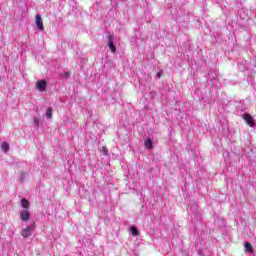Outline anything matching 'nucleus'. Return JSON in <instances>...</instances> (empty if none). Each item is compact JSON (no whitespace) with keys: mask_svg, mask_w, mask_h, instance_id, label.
<instances>
[{"mask_svg":"<svg viewBox=\"0 0 256 256\" xmlns=\"http://www.w3.org/2000/svg\"><path fill=\"white\" fill-rule=\"evenodd\" d=\"M35 227H36L35 222H33L31 225L23 228L21 231L22 237H24L25 239L31 237V235H33V231H35Z\"/></svg>","mask_w":256,"mask_h":256,"instance_id":"obj_1","label":"nucleus"},{"mask_svg":"<svg viewBox=\"0 0 256 256\" xmlns=\"http://www.w3.org/2000/svg\"><path fill=\"white\" fill-rule=\"evenodd\" d=\"M107 39L109 49L112 51V53H116L117 47H115V44L113 43V41H115V37L113 35H108Z\"/></svg>","mask_w":256,"mask_h":256,"instance_id":"obj_2","label":"nucleus"},{"mask_svg":"<svg viewBox=\"0 0 256 256\" xmlns=\"http://www.w3.org/2000/svg\"><path fill=\"white\" fill-rule=\"evenodd\" d=\"M36 89L40 91V93H43V91L47 90V81L45 80H38L36 84Z\"/></svg>","mask_w":256,"mask_h":256,"instance_id":"obj_3","label":"nucleus"},{"mask_svg":"<svg viewBox=\"0 0 256 256\" xmlns=\"http://www.w3.org/2000/svg\"><path fill=\"white\" fill-rule=\"evenodd\" d=\"M20 219L21 221H24L25 223H27V221L31 219V214H29L28 210H22L20 213Z\"/></svg>","mask_w":256,"mask_h":256,"instance_id":"obj_4","label":"nucleus"},{"mask_svg":"<svg viewBox=\"0 0 256 256\" xmlns=\"http://www.w3.org/2000/svg\"><path fill=\"white\" fill-rule=\"evenodd\" d=\"M244 120L249 125V127H255V120L253 119V116L250 114H245L244 115Z\"/></svg>","mask_w":256,"mask_h":256,"instance_id":"obj_5","label":"nucleus"},{"mask_svg":"<svg viewBox=\"0 0 256 256\" xmlns=\"http://www.w3.org/2000/svg\"><path fill=\"white\" fill-rule=\"evenodd\" d=\"M36 25L39 31H45V27L43 26V18L39 14L36 15Z\"/></svg>","mask_w":256,"mask_h":256,"instance_id":"obj_6","label":"nucleus"},{"mask_svg":"<svg viewBox=\"0 0 256 256\" xmlns=\"http://www.w3.org/2000/svg\"><path fill=\"white\" fill-rule=\"evenodd\" d=\"M244 247H245L246 253H250V254L255 253V251L253 250V246L251 245V243L246 242V243L244 244Z\"/></svg>","mask_w":256,"mask_h":256,"instance_id":"obj_7","label":"nucleus"},{"mask_svg":"<svg viewBox=\"0 0 256 256\" xmlns=\"http://www.w3.org/2000/svg\"><path fill=\"white\" fill-rule=\"evenodd\" d=\"M146 149H153V140L151 138H147L144 142Z\"/></svg>","mask_w":256,"mask_h":256,"instance_id":"obj_8","label":"nucleus"},{"mask_svg":"<svg viewBox=\"0 0 256 256\" xmlns=\"http://www.w3.org/2000/svg\"><path fill=\"white\" fill-rule=\"evenodd\" d=\"M46 117L47 119H53V108L48 107L46 109Z\"/></svg>","mask_w":256,"mask_h":256,"instance_id":"obj_9","label":"nucleus"},{"mask_svg":"<svg viewBox=\"0 0 256 256\" xmlns=\"http://www.w3.org/2000/svg\"><path fill=\"white\" fill-rule=\"evenodd\" d=\"M21 207H23V209H29V200L22 198L21 199Z\"/></svg>","mask_w":256,"mask_h":256,"instance_id":"obj_10","label":"nucleus"},{"mask_svg":"<svg viewBox=\"0 0 256 256\" xmlns=\"http://www.w3.org/2000/svg\"><path fill=\"white\" fill-rule=\"evenodd\" d=\"M1 149L4 153H9V143L3 142L1 145Z\"/></svg>","mask_w":256,"mask_h":256,"instance_id":"obj_11","label":"nucleus"},{"mask_svg":"<svg viewBox=\"0 0 256 256\" xmlns=\"http://www.w3.org/2000/svg\"><path fill=\"white\" fill-rule=\"evenodd\" d=\"M40 122H41V120L39 119L38 116L33 117V123H34L35 127H39Z\"/></svg>","mask_w":256,"mask_h":256,"instance_id":"obj_12","label":"nucleus"},{"mask_svg":"<svg viewBox=\"0 0 256 256\" xmlns=\"http://www.w3.org/2000/svg\"><path fill=\"white\" fill-rule=\"evenodd\" d=\"M130 231H131L133 237H137V235H139V230L135 227H131Z\"/></svg>","mask_w":256,"mask_h":256,"instance_id":"obj_13","label":"nucleus"},{"mask_svg":"<svg viewBox=\"0 0 256 256\" xmlns=\"http://www.w3.org/2000/svg\"><path fill=\"white\" fill-rule=\"evenodd\" d=\"M102 153L104 155H109V150H107V147H105V146L102 147Z\"/></svg>","mask_w":256,"mask_h":256,"instance_id":"obj_14","label":"nucleus"},{"mask_svg":"<svg viewBox=\"0 0 256 256\" xmlns=\"http://www.w3.org/2000/svg\"><path fill=\"white\" fill-rule=\"evenodd\" d=\"M25 175H27L25 172H22L21 174H20V179L21 180H23V179H25Z\"/></svg>","mask_w":256,"mask_h":256,"instance_id":"obj_15","label":"nucleus"},{"mask_svg":"<svg viewBox=\"0 0 256 256\" xmlns=\"http://www.w3.org/2000/svg\"><path fill=\"white\" fill-rule=\"evenodd\" d=\"M161 75H163L161 72H158L157 74H156V77L158 78V79H161Z\"/></svg>","mask_w":256,"mask_h":256,"instance_id":"obj_16","label":"nucleus"},{"mask_svg":"<svg viewBox=\"0 0 256 256\" xmlns=\"http://www.w3.org/2000/svg\"><path fill=\"white\" fill-rule=\"evenodd\" d=\"M65 77H69V73L68 72L65 73Z\"/></svg>","mask_w":256,"mask_h":256,"instance_id":"obj_17","label":"nucleus"},{"mask_svg":"<svg viewBox=\"0 0 256 256\" xmlns=\"http://www.w3.org/2000/svg\"><path fill=\"white\" fill-rule=\"evenodd\" d=\"M214 81H217V78H214Z\"/></svg>","mask_w":256,"mask_h":256,"instance_id":"obj_18","label":"nucleus"}]
</instances>
